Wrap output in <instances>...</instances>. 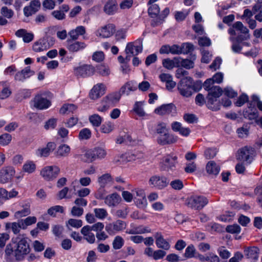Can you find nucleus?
Here are the masks:
<instances>
[{
    "label": "nucleus",
    "instance_id": "48",
    "mask_svg": "<svg viewBox=\"0 0 262 262\" xmlns=\"http://www.w3.org/2000/svg\"><path fill=\"white\" fill-rule=\"evenodd\" d=\"M179 67H182L187 69H191L194 66V63L192 60L187 59H184L180 57H179Z\"/></svg>",
    "mask_w": 262,
    "mask_h": 262
},
{
    "label": "nucleus",
    "instance_id": "15",
    "mask_svg": "<svg viewBox=\"0 0 262 262\" xmlns=\"http://www.w3.org/2000/svg\"><path fill=\"white\" fill-rule=\"evenodd\" d=\"M177 141L178 137L171 134L169 130L161 136H158L157 138V142L162 146L174 144Z\"/></svg>",
    "mask_w": 262,
    "mask_h": 262
},
{
    "label": "nucleus",
    "instance_id": "2",
    "mask_svg": "<svg viewBox=\"0 0 262 262\" xmlns=\"http://www.w3.org/2000/svg\"><path fill=\"white\" fill-rule=\"evenodd\" d=\"M213 83H203L202 87L208 92L207 97V105L210 110L218 111L220 108V103L217 100L223 94V91L219 86L213 85Z\"/></svg>",
    "mask_w": 262,
    "mask_h": 262
},
{
    "label": "nucleus",
    "instance_id": "14",
    "mask_svg": "<svg viewBox=\"0 0 262 262\" xmlns=\"http://www.w3.org/2000/svg\"><path fill=\"white\" fill-rule=\"evenodd\" d=\"M15 171L14 168L12 166H6L0 170V183L6 184L11 181Z\"/></svg>",
    "mask_w": 262,
    "mask_h": 262
},
{
    "label": "nucleus",
    "instance_id": "61",
    "mask_svg": "<svg viewBox=\"0 0 262 262\" xmlns=\"http://www.w3.org/2000/svg\"><path fill=\"white\" fill-rule=\"evenodd\" d=\"M194 49L193 45L190 43H184L181 46V54H187Z\"/></svg>",
    "mask_w": 262,
    "mask_h": 262
},
{
    "label": "nucleus",
    "instance_id": "12",
    "mask_svg": "<svg viewBox=\"0 0 262 262\" xmlns=\"http://www.w3.org/2000/svg\"><path fill=\"white\" fill-rule=\"evenodd\" d=\"M60 172V168L57 166H48L40 171V175L46 180L50 181L56 178Z\"/></svg>",
    "mask_w": 262,
    "mask_h": 262
},
{
    "label": "nucleus",
    "instance_id": "3",
    "mask_svg": "<svg viewBox=\"0 0 262 262\" xmlns=\"http://www.w3.org/2000/svg\"><path fill=\"white\" fill-rule=\"evenodd\" d=\"M208 203L207 199L202 195H192L186 199L185 205L192 209L200 210Z\"/></svg>",
    "mask_w": 262,
    "mask_h": 262
},
{
    "label": "nucleus",
    "instance_id": "28",
    "mask_svg": "<svg viewBox=\"0 0 262 262\" xmlns=\"http://www.w3.org/2000/svg\"><path fill=\"white\" fill-rule=\"evenodd\" d=\"M86 32L85 28L84 26H79L75 29L70 30L68 35L72 40H77L79 36L84 35Z\"/></svg>",
    "mask_w": 262,
    "mask_h": 262
},
{
    "label": "nucleus",
    "instance_id": "22",
    "mask_svg": "<svg viewBox=\"0 0 262 262\" xmlns=\"http://www.w3.org/2000/svg\"><path fill=\"white\" fill-rule=\"evenodd\" d=\"M34 75V72L31 70L30 67H27L15 75V79L17 81H23Z\"/></svg>",
    "mask_w": 262,
    "mask_h": 262
},
{
    "label": "nucleus",
    "instance_id": "47",
    "mask_svg": "<svg viewBox=\"0 0 262 262\" xmlns=\"http://www.w3.org/2000/svg\"><path fill=\"white\" fill-rule=\"evenodd\" d=\"M112 180V177L109 173H105L98 179V182L101 187H104L106 184Z\"/></svg>",
    "mask_w": 262,
    "mask_h": 262
},
{
    "label": "nucleus",
    "instance_id": "60",
    "mask_svg": "<svg viewBox=\"0 0 262 262\" xmlns=\"http://www.w3.org/2000/svg\"><path fill=\"white\" fill-rule=\"evenodd\" d=\"M148 14L151 17H154L158 15L160 12V8L157 4H153L148 8Z\"/></svg>",
    "mask_w": 262,
    "mask_h": 262
},
{
    "label": "nucleus",
    "instance_id": "45",
    "mask_svg": "<svg viewBox=\"0 0 262 262\" xmlns=\"http://www.w3.org/2000/svg\"><path fill=\"white\" fill-rule=\"evenodd\" d=\"M176 77L181 81L186 80L188 81L191 80V77L188 76V72L182 69H178L176 71Z\"/></svg>",
    "mask_w": 262,
    "mask_h": 262
},
{
    "label": "nucleus",
    "instance_id": "59",
    "mask_svg": "<svg viewBox=\"0 0 262 262\" xmlns=\"http://www.w3.org/2000/svg\"><path fill=\"white\" fill-rule=\"evenodd\" d=\"M64 211V209L62 206L57 205L55 206H53L50 208L48 210V213L51 216H55L56 215V212H60L63 213Z\"/></svg>",
    "mask_w": 262,
    "mask_h": 262
},
{
    "label": "nucleus",
    "instance_id": "53",
    "mask_svg": "<svg viewBox=\"0 0 262 262\" xmlns=\"http://www.w3.org/2000/svg\"><path fill=\"white\" fill-rule=\"evenodd\" d=\"M91 137V132L87 128L82 129L79 133L78 138L80 140H88Z\"/></svg>",
    "mask_w": 262,
    "mask_h": 262
},
{
    "label": "nucleus",
    "instance_id": "38",
    "mask_svg": "<svg viewBox=\"0 0 262 262\" xmlns=\"http://www.w3.org/2000/svg\"><path fill=\"white\" fill-rule=\"evenodd\" d=\"M94 156L95 160L96 159H104L107 155V151L104 147H96L93 148Z\"/></svg>",
    "mask_w": 262,
    "mask_h": 262
},
{
    "label": "nucleus",
    "instance_id": "16",
    "mask_svg": "<svg viewBox=\"0 0 262 262\" xmlns=\"http://www.w3.org/2000/svg\"><path fill=\"white\" fill-rule=\"evenodd\" d=\"M115 31V26L109 24L98 28L96 31L95 34L97 37L106 38L112 36Z\"/></svg>",
    "mask_w": 262,
    "mask_h": 262
},
{
    "label": "nucleus",
    "instance_id": "7",
    "mask_svg": "<svg viewBox=\"0 0 262 262\" xmlns=\"http://www.w3.org/2000/svg\"><path fill=\"white\" fill-rule=\"evenodd\" d=\"M55 43L54 39L51 36H47L35 42L33 45V50L36 52L46 51L52 47Z\"/></svg>",
    "mask_w": 262,
    "mask_h": 262
},
{
    "label": "nucleus",
    "instance_id": "4",
    "mask_svg": "<svg viewBox=\"0 0 262 262\" xmlns=\"http://www.w3.org/2000/svg\"><path fill=\"white\" fill-rule=\"evenodd\" d=\"M201 83H178L177 89L180 94L188 97L193 93L198 92L202 88Z\"/></svg>",
    "mask_w": 262,
    "mask_h": 262
},
{
    "label": "nucleus",
    "instance_id": "27",
    "mask_svg": "<svg viewBox=\"0 0 262 262\" xmlns=\"http://www.w3.org/2000/svg\"><path fill=\"white\" fill-rule=\"evenodd\" d=\"M156 244L158 248L164 250H168L170 249V245L161 233H157L156 236Z\"/></svg>",
    "mask_w": 262,
    "mask_h": 262
},
{
    "label": "nucleus",
    "instance_id": "52",
    "mask_svg": "<svg viewBox=\"0 0 262 262\" xmlns=\"http://www.w3.org/2000/svg\"><path fill=\"white\" fill-rule=\"evenodd\" d=\"M69 226L79 228L82 226V222L81 220L71 219L66 223V226L68 228H69Z\"/></svg>",
    "mask_w": 262,
    "mask_h": 262
},
{
    "label": "nucleus",
    "instance_id": "20",
    "mask_svg": "<svg viewBox=\"0 0 262 262\" xmlns=\"http://www.w3.org/2000/svg\"><path fill=\"white\" fill-rule=\"evenodd\" d=\"M34 106L39 110L46 109L51 105V102L47 99L40 96H36L33 100Z\"/></svg>",
    "mask_w": 262,
    "mask_h": 262
},
{
    "label": "nucleus",
    "instance_id": "19",
    "mask_svg": "<svg viewBox=\"0 0 262 262\" xmlns=\"http://www.w3.org/2000/svg\"><path fill=\"white\" fill-rule=\"evenodd\" d=\"M171 127L173 131L179 132L181 136L185 137H188L191 133L189 128L183 127L181 123L177 121L172 122Z\"/></svg>",
    "mask_w": 262,
    "mask_h": 262
},
{
    "label": "nucleus",
    "instance_id": "8",
    "mask_svg": "<svg viewBox=\"0 0 262 262\" xmlns=\"http://www.w3.org/2000/svg\"><path fill=\"white\" fill-rule=\"evenodd\" d=\"M143 47L142 42L137 40L134 42H130L126 45L125 52L126 54V59L129 60L132 56H135L142 52Z\"/></svg>",
    "mask_w": 262,
    "mask_h": 262
},
{
    "label": "nucleus",
    "instance_id": "35",
    "mask_svg": "<svg viewBox=\"0 0 262 262\" xmlns=\"http://www.w3.org/2000/svg\"><path fill=\"white\" fill-rule=\"evenodd\" d=\"M206 169L208 173L216 176L220 172V167L214 161H210L207 164Z\"/></svg>",
    "mask_w": 262,
    "mask_h": 262
},
{
    "label": "nucleus",
    "instance_id": "54",
    "mask_svg": "<svg viewBox=\"0 0 262 262\" xmlns=\"http://www.w3.org/2000/svg\"><path fill=\"white\" fill-rule=\"evenodd\" d=\"M143 104L142 102H137L134 105V111L140 117H143L146 114L142 108Z\"/></svg>",
    "mask_w": 262,
    "mask_h": 262
},
{
    "label": "nucleus",
    "instance_id": "62",
    "mask_svg": "<svg viewBox=\"0 0 262 262\" xmlns=\"http://www.w3.org/2000/svg\"><path fill=\"white\" fill-rule=\"evenodd\" d=\"M52 16L57 20H62L66 18V14L60 10L53 11L51 12Z\"/></svg>",
    "mask_w": 262,
    "mask_h": 262
},
{
    "label": "nucleus",
    "instance_id": "64",
    "mask_svg": "<svg viewBox=\"0 0 262 262\" xmlns=\"http://www.w3.org/2000/svg\"><path fill=\"white\" fill-rule=\"evenodd\" d=\"M226 230L227 232L234 234L238 233L241 231V227L237 224L232 225H228L226 228Z\"/></svg>",
    "mask_w": 262,
    "mask_h": 262
},
{
    "label": "nucleus",
    "instance_id": "44",
    "mask_svg": "<svg viewBox=\"0 0 262 262\" xmlns=\"http://www.w3.org/2000/svg\"><path fill=\"white\" fill-rule=\"evenodd\" d=\"M89 120L93 126L98 127L101 124L102 118L99 115L94 114L89 116Z\"/></svg>",
    "mask_w": 262,
    "mask_h": 262
},
{
    "label": "nucleus",
    "instance_id": "10",
    "mask_svg": "<svg viewBox=\"0 0 262 262\" xmlns=\"http://www.w3.org/2000/svg\"><path fill=\"white\" fill-rule=\"evenodd\" d=\"M105 91V85L103 83H97L90 90L89 97L92 100H97L104 95Z\"/></svg>",
    "mask_w": 262,
    "mask_h": 262
},
{
    "label": "nucleus",
    "instance_id": "63",
    "mask_svg": "<svg viewBox=\"0 0 262 262\" xmlns=\"http://www.w3.org/2000/svg\"><path fill=\"white\" fill-rule=\"evenodd\" d=\"M104 57L105 55L102 51H96L93 54L92 60L97 62H100L104 60Z\"/></svg>",
    "mask_w": 262,
    "mask_h": 262
},
{
    "label": "nucleus",
    "instance_id": "55",
    "mask_svg": "<svg viewBox=\"0 0 262 262\" xmlns=\"http://www.w3.org/2000/svg\"><path fill=\"white\" fill-rule=\"evenodd\" d=\"M12 140L11 135L5 133L0 136V145L6 146L8 145Z\"/></svg>",
    "mask_w": 262,
    "mask_h": 262
},
{
    "label": "nucleus",
    "instance_id": "33",
    "mask_svg": "<svg viewBox=\"0 0 262 262\" xmlns=\"http://www.w3.org/2000/svg\"><path fill=\"white\" fill-rule=\"evenodd\" d=\"M137 90V83H125L120 89L121 94L129 95L131 92Z\"/></svg>",
    "mask_w": 262,
    "mask_h": 262
},
{
    "label": "nucleus",
    "instance_id": "17",
    "mask_svg": "<svg viewBox=\"0 0 262 262\" xmlns=\"http://www.w3.org/2000/svg\"><path fill=\"white\" fill-rule=\"evenodd\" d=\"M95 72V68L91 64L79 66L75 69L76 74L81 77H88L93 75Z\"/></svg>",
    "mask_w": 262,
    "mask_h": 262
},
{
    "label": "nucleus",
    "instance_id": "24",
    "mask_svg": "<svg viewBox=\"0 0 262 262\" xmlns=\"http://www.w3.org/2000/svg\"><path fill=\"white\" fill-rule=\"evenodd\" d=\"M245 118L250 120H254V122L260 127H262V118L258 117L257 111L256 110L249 111H247L244 113Z\"/></svg>",
    "mask_w": 262,
    "mask_h": 262
},
{
    "label": "nucleus",
    "instance_id": "13",
    "mask_svg": "<svg viewBox=\"0 0 262 262\" xmlns=\"http://www.w3.org/2000/svg\"><path fill=\"white\" fill-rule=\"evenodd\" d=\"M143 155L140 151H131L122 154L120 156V159H115V162L117 163L122 161V162H130L137 160L142 159Z\"/></svg>",
    "mask_w": 262,
    "mask_h": 262
},
{
    "label": "nucleus",
    "instance_id": "42",
    "mask_svg": "<svg viewBox=\"0 0 262 262\" xmlns=\"http://www.w3.org/2000/svg\"><path fill=\"white\" fill-rule=\"evenodd\" d=\"M23 209L21 210L15 212V216L17 217H20L28 215L30 214V204L28 203L23 206Z\"/></svg>",
    "mask_w": 262,
    "mask_h": 262
},
{
    "label": "nucleus",
    "instance_id": "57",
    "mask_svg": "<svg viewBox=\"0 0 262 262\" xmlns=\"http://www.w3.org/2000/svg\"><path fill=\"white\" fill-rule=\"evenodd\" d=\"M124 244V240L122 237L117 236L115 237L113 242V247L114 249H120Z\"/></svg>",
    "mask_w": 262,
    "mask_h": 262
},
{
    "label": "nucleus",
    "instance_id": "51",
    "mask_svg": "<svg viewBox=\"0 0 262 262\" xmlns=\"http://www.w3.org/2000/svg\"><path fill=\"white\" fill-rule=\"evenodd\" d=\"M197 252L193 245L188 246L185 249L184 256L187 258L195 257Z\"/></svg>",
    "mask_w": 262,
    "mask_h": 262
},
{
    "label": "nucleus",
    "instance_id": "56",
    "mask_svg": "<svg viewBox=\"0 0 262 262\" xmlns=\"http://www.w3.org/2000/svg\"><path fill=\"white\" fill-rule=\"evenodd\" d=\"M170 186L176 190H180L184 187L183 182L180 179H176L170 182Z\"/></svg>",
    "mask_w": 262,
    "mask_h": 262
},
{
    "label": "nucleus",
    "instance_id": "6",
    "mask_svg": "<svg viewBox=\"0 0 262 262\" xmlns=\"http://www.w3.org/2000/svg\"><path fill=\"white\" fill-rule=\"evenodd\" d=\"M254 149L250 146H245L241 148L237 152L236 159L239 162L250 164L255 156Z\"/></svg>",
    "mask_w": 262,
    "mask_h": 262
},
{
    "label": "nucleus",
    "instance_id": "11",
    "mask_svg": "<svg viewBox=\"0 0 262 262\" xmlns=\"http://www.w3.org/2000/svg\"><path fill=\"white\" fill-rule=\"evenodd\" d=\"M134 192V201L137 207L144 208L147 206L146 194L143 189L136 188L133 190Z\"/></svg>",
    "mask_w": 262,
    "mask_h": 262
},
{
    "label": "nucleus",
    "instance_id": "1",
    "mask_svg": "<svg viewBox=\"0 0 262 262\" xmlns=\"http://www.w3.org/2000/svg\"><path fill=\"white\" fill-rule=\"evenodd\" d=\"M30 248L27 237L19 235L12 239V243L7 245L5 253L7 258L11 260H22L29 253Z\"/></svg>",
    "mask_w": 262,
    "mask_h": 262
},
{
    "label": "nucleus",
    "instance_id": "5",
    "mask_svg": "<svg viewBox=\"0 0 262 262\" xmlns=\"http://www.w3.org/2000/svg\"><path fill=\"white\" fill-rule=\"evenodd\" d=\"M149 185L158 190H162L169 184V180L166 177L161 174H154L148 181Z\"/></svg>",
    "mask_w": 262,
    "mask_h": 262
},
{
    "label": "nucleus",
    "instance_id": "49",
    "mask_svg": "<svg viewBox=\"0 0 262 262\" xmlns=\"http://www.w3.org/2000/svg\"><path fill=\"white\" fill-rule=\"evenodd\" d=\"M94 212L96 217L99 220H103L108 215L106 210L104 208H95Z\"/></svg>",
    "mask_w": 262,
    "mask_h": 262
},
{
    "label": "nucleus",
    "instance_id": "25",
    "mask_svg": "<svg viewBox=\"0 0 262 262\" xmlns=\"http://www.w3.org/2000/svg\"><path fill=\"white\" fill-rule=\"evenodd\" d=\"M121 93L110 94L103 98L101 102H107L110 106H114L119 102L121 98Z\"/></svg>",
    "mask_w": 262,
    "mask_h": 262
},
{
    "label": "nucleus",
    "instance_id": "40",
    "mask_svg": "<svg viewBox=\"0 0 262 262\" xmlns=\"http://www.w3.org/2000/svg\"><path fill=\"white\" fill-rule=\"evenodd\" d=\"M81 159L84 162L91 163L95 160L94 153L93 149L86 151L84 154L81 155Z\"/></svg>",
    "mask_w": 262,
    "mask_h": 262
},
{
    "label": "nucleus",
    "instance_id": "39",
    "mask_svg": "<svg viewBox=\"0 0 262 262\" xmlns=\"http://www.w3.org/2000/svg\"><path fill=\"white\" fill-rule=\"evenodd\" d=\"M86 47L83 42L76 41L68 46V49L71 52H77L84 49Z\"/></svg>",
    "mask_w": 262,
    "mask_h": 262
},
{
    "label": "nucleus",
    "instance_id": "30",
    "mask_svg": "<svg viewBox=\"0 0 262 262\" xmlns=\"http://www.w3.org/2000/svg\"><path fill=\"white\" fill-rule=\"evenodd\" d=\"M71 151L70 147L65 144L59 145L55 152V156L57 158L67 157Z\"/></svg>",
    "mask_w": 262,
    "mask_h": 262
},
{
    "label": "nucleus",
    "instance_id": "37",
    "mask_svg": "<svg viewBox=\"0 0 262 262\" xmlns=\"http://www.w3.org/2000/svg\"><path fill=\"white\" fill-rule=\"evenodd\" d=\"M169 130L167 124L163 122H158L155 127V132L158 136H161Z\"/></svg>",
    "mask_w": 262,
    "mask_h": 262
},
{
    "label": "nucleus",
    "instance_id": "58",
    "mask_svg": "<svg viewBox=\"0 0 262 262\" xmlns=\"http://www.w3.org/2000/svg\"><path fill=\"white\" fill-rule=\"evenodd\" d=\"M217 251L220 256L223 259H228L231 255V253L224 246L219 247Z\"/></svg>",
    "mask_w": 262,
    "mask_h": 262
},
{
    "label": "nucleus",
    "instance_id": "18",
    "mask_svg": "<svg viewBox=\"0 0 262 262\" xmlns=\"http://www.w3.org/2000/svg\"><path fill=\"white\" fill-rule=\"evenodd\" d=\"M125 224L124 222L118 220L113 223L107 225L105 227V230L109 234H112L114 232L122 230L125 228Z\"/></svg>",
    "mask_w": 262,
    "mask_h": 262
},
{
    "label": "nucleus",
    "instance_id": "50",
    "mask_svg": "<svg viewBox=\"0 0 262 262\" xmlns=\"http://www.w3.org/2000/svg\"><path fill=\"white\" fill-rule=\"evenodd\" d=\"M249 132V127L247 125H244L236 130V133L239 138H245L248 137Z\"/></svg>",
    "mask_w": 262,
    "mask_h": 262
},
{
    "label": "nucleus",
    "instance_id": "26",
    "mask_svg": "<svg viewBox=\"0 0 262 262\" xmlns=\"http://www.w3.org/2000/svg\"><path fill=\"white\" fill-rule=\"evenodd\" d=\"M121 201V198L117 193L108 195L104 198V203L110 206L114 207L118 205Z\"/></svg>",
    "mask_w": 262,
    "mask_h": 262
},
{
    "label": "nucleus",
    "instance_id": "43",
    "mask_svg": "<svg viewBox=\"0 0 262 262\" xmlns=\"http://www.w3.org/2000/svg\"><path fill=\"white\" fill-rule=\"evenodd\" d=\"M233 28H235L236 30L239 31L241 33L245 34V39L249 38L248 29L241 22L237 21L234 23L233 24Z\"/></svg>",
    "mask_w": 262,
    "mask_h": 262
},
{
    "label": "nucleus",
    "instance_id": "31",
    "mask_svg": "<svg viewBox=\"0 0 262 262\" xmlns=\"http://www.w3.org/2000/svg\"><path fill=\"white\" fill-rule=\"evenodd\" d=\"M179 57H175L172 59L166 58L162 60V65L168 70H172L175 67L179 68Z\"/></svg>",
    "mask_w": 262,
    "mask_h": 262
},
{
    "label": "nucleus",
    "instance_id": "9",
    "mask_svg": "<svg viewBox=\"0 0 262 262\" xmlns=\"http://www.w3.org/2000/svg\"><path fill=\"white\" fill-rule=\"evenodd\" d=\"M177 157L173 154L167 155L163 157L160 166L164 171L169 172L173 171L177 163Z\"/></svg>",
    "mask_w": 262,
    "mask_h": 262
},
{
    "label": "nucleus",
    "instance_id": "21",
    "mask_svg": "<svg viewBox=\"0 0 262 262\" xmlns=\"http://www.w3.org/2000/svg\"><path fill=\"white\" fill-rule=\"evenodd\" d=\"M90 229V226L86 225L81 229V233L83 235L84 239L90 244H93L95 241V236Z\"/></svg>",
    "mask_w": 262,
    "mask_h": 262
},
{
    "label": "nucleus",
    "instance_id": "41",
    "mask_svg": "<svg viewBox=\"0 0 262 262\" xmlns=\"http://www.w3.org/2000/svg\"><path fill=\"white\" fill-rule=\"evenodd\" d=\"M77 108V106L73 104H65L60 109L59 112L61 114H69L73 113Z\"/></svg>",
    "mask_w": 262,
    "mask_h": 262
},
{
    "label": "nucleus",
    "instance_id": "29",
    "mask_svg": "<svg viewBox=\"0 0 262 262\" xmlns=\"http://www.w3.org/2000/svg\"><path fill=\"white\" fill-rule=\"evenodd\" d=\"M175 109V106L172 104L162 105L155 110L156 114L159 115H165L170 114L172 110Z\"/></svg>",
    "mask_w": 262,
    "mask_h": 262
},
{
    "label": "nucleus",
    "instance_id": "23",
    "mask_svg": "<svg viewBox=\"0 0 262 262\" xmlns=\"http://www.w3.org/2000/svg\"><path fill=\"white\" fill-rule=\"evenodd\" d=\"M118 10V5L115 0H108L104 6L103 11L107 15L115 14Z\"/></svg>",
    "mask_w": 262,
    "mask_h": 262
},
{
    "label": "nucleus",
    "instance_id": "46",
    "mask_svg": "<svg viewBox=\"0 0 262 262\" xmlns=\"http://www.w3.org/2000/svg\"><path fill=\"white\" fill-rule=\"evenodd\" d=\"M36 170V165L32 161H28L24 164L23 167V171L29 174L34 172Z\"/></svg>",
    "mask_w": 262,
    "mask_h": 262
},
{
    "label": "nucleus",
    "instance_id": "36",
    "mask_svg": "<svg viewBox=\"0 0 262 262\" xmlns=\"http://www.w3.org/2000/svg\"><path fill=\"white\" fill-rule=\"evenodd\" d=\"M259 250L257 247H252L245 250V255L249 258L257 259Z\"/></svg>",
    "mask_w": 262,
    "mask_h": 262
},
{
    "label": "nucleus",
    "instance_id": "34",
    "mask_svg": "<svg viewBox=\"0 0 262 262\" xmlns=\"http://www.w3.org/2000/svg\"><path fill=\"white\" fill-rule=\"evenodd\" d=\"M6 228V229H11L13 233L16 234L19 232L21 228L25 229V227L23 226V224L20 220L17 222L7 223Z\"/></svg>",
    "mask_w": 262,
    "mask_h": 262
},
{
    "label": "nucleus",
    "instance_id": "32",
    "mask_svg": "<svg viewBox=\"0 0 262 262\" xmlns=\"http://www.w3.org/2000/svg\"><path fill=\"white\" fill-rule=\"evenodd\" d=\"M55 148L56 144L54 142H49L46 147L38 149L37 152L40 157H47Z\"/></svg>",
    "mask_w": 262,
    "mask_h": 262
}]
</instances>
